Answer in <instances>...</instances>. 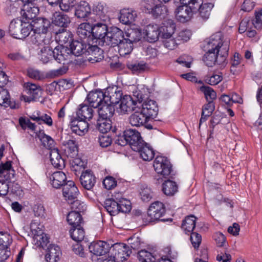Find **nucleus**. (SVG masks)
Segmentation results:
<instances>
[{"label": "nucleus", "mask_w": 262, "mask_h": 262, "mask_svg": "<svg viewBox=\"0 0 262 262\" xmlns=\"http://www.w3.org/2000/svg\"><path fill=\"white\" fill-rule=\"evenodd\" d=\"M34 31L46 34L50 26V21L45 18H37L32 21Z\"/></svg>", "instance_id": "obj_34"}, {"label": "nucleus", "mask_w": 262, "mask_h": 262, "mask_svg": "<svg viewBox=\"0 0 262 262\" xmlns=\"http://www.w3.org/2000/svg\"><path fill=\"white\" fill-rule=\"evenodd\" d=\"M251 24L257 29L262 28V9L255 13V18L252 20Z\"/></svg>", "instance_id": "obj_63"}, {"label": "nucleus", "mask_w": 262, "mask_h": 262, "mask_svg": "<svg viewBox=\"0 0 262 262\" xmlns=\"http://www.w3.org/2000/svg\"><path fill=\"white\" fill-rule=\"evenodd\" d=\"M141 198L144 202L149 201L152 197V192L150 188L145 187L143 188L140 192Z\"/></svg>", "instance_id": "obj_61"}, {"label": "nucleus", "mask_w": 262, "mask_h": 262, "mask_svg": "<svg viewBox=\"0 0 262 262\" xmlns=\"http://www.w3.org/2000/svg\"><path fill=\"white\" fill-rule=\"evenodd\" d=\"M146 35L149 42H155L161 35L160 30L157 25H148L146 27Z\"/></svg>", "instance_id": "obj_38"}, {"label": "nucleus", "mask_w": 262, "mask_h": 262, "mask_svg": "<svg viewBox=\"0 0 262 262\" xmlns=\"http://www.w3.org/2000/svg\"><path fill=\"white\" fill-rule=\"evenodd\" d=\"M61 254L59 246L50 244L47 248L46 260L47 262H57L59 259Z\"/></svg>", "instance_id": "obj_32"}, {"label": "nucleus", "mask_w": 262, "mask_h": 262, "mask_svg": "<svg viewBox=\"0 0 262 262\" xmlns=\"http://www.w3.org/2000/svg\"><path fill=\"white\" fill-rule=\"evenodd\" d=\"M70 49L74 55L80 56L82 54L96 55L97 53L100 51V49L97 45H92L88 40H73L71 42Z\"/></svg>", "instance_id": "obj_4"}, {"label": "nucleus", "mask_w": 262, "mask_h": 262, "mask_svg": "<svg viewBox=\"0 0 262 262\" xmlns=\"http://www.w3.org/2000/svg\"><path fill=\"white\" fill-rule=\"evenodd\" d=\"M226 44H227L229 50V42L228 41H223L221 32H217L210 37L207 42L206 47L208 50L217 52V50L221 49L223 46Z\"/></svg>", "instance_id": "obj_12"}, {"label": "nucleus", "mask_w": 262, "mask_h": 262, "mask_svg": "<svg viewBox=\"0 0 262 262\" xmlns=\"http://www.w3.org/2000/svg\"><path fill=\"white\" fill-rule=\"evenodd\" d=\"M25 92L29 96L25 98V101L29 102L34 100L39 97L41 93V89L40 86L30 82H27L24 84Z\"/></svg>", "instance_id": "obj_23"}, {"label": "nucleus", "mask_w": 262, "mask_h": 262, "mask_svg": "<svg viewBox=\"0 0 262 262\" xmlns=\"http://www.w3.org/2000/svg\"><path fill=\"white\" fill-rule=\"evenodd\" d=\"M79 180L82 186L89 190L94 187L96 182V178L93 172L90 169L83 171Z\"/></svg>", "instance_id": "obj_18"}, {"label": "nucleus", "mask_w": 262, "mask_h": 262, "mask_svg": "<svg viewBox=\"0 0 262 262\" xmlns=\"http://www.w3.org/2000/svg\"><path fill=\"white\" fill-rule=\"evenodd\" d=\"M77 34L80 39L90 42L92 40V25L90 23H81L77 28Z\"/></svg>", "instance_id": "obj_25"}, {"label": "nucleus", "mask_w": 262, "mask_h": 262, "mask_svg": "<svg viewBox=\"0 0 262 262\" xmlns=\"http://www.w3.org/2000/svg\"><path fill=\"white\" fill-rule=\"evenodd\" d=\"M68 203L71 205L72 211L75 212L76 213L80 214V213L83 212L86 209V205L83 202L77 199L69 202Z\"/></svg>", "instance_id": "obj_55"}, {"label": "nucleus", "mask_w": 262, "mask_h": 262, "mask_svg": "<svg viewBox=\"0 0 262 262\" xmlns=\"http://www.w3.org/2000/svg\"><path fill=\"white\" fill-rule=\"evenodd\" d=\"M134 73H140L147 68V64L143 61L131 63L127 66Z\"/></svg>", "instance_id": "obj_56"}, {"label": "nucleus", "mask_w": 262, "mask_h": 262, "mask_svg": "<svg viewBox=\"0 0 262 262\" xmlns=\"http://www.w3.org/2000/svg\"><path fill=\"white\" fill-rule=\"evenodd\" d=\"M62 145L65 154L68 157L75 158L78 155V147L76 141L72 137H69V139H63L61 138Z\"/></svg>", "instance_id": "obj_17"}, {"label": "nucleus", "mask_w": 262, "mask_h": 262, "mask_svg": "<svg viewBox=\"0 0 262 262\" xmlns=\"http://www.w3.org/2000/svg\"><path fill=\"white\" fill-rule=\"evenodd\" d=\"M178 185L175 182L167 180L162 185L163 193L169 196L174 195L178 191Z\"/></svg>", "instance_id": "obj_44"}, {"label": "nucleus", "mask_w": 262, "mask_h": 262, "mask_svg": "<svg viewBox=\"0 0 262 262\" xmlns=\"http://www.w3.org/2000/svg\"><path fill=\"white\" fill-rule=\"evenodd\" d=\"M213 6L214 5L212 3H203V1L202 0V3H200L198 7V11H199L200 17L204 20H206L209 17L211 11Z\"/></svg>", "instance_id": "obj_41"}, {"label": "nucleus", "mask_w": 262, "mask_h": 262, "mask_svg": "<svg viewBox=\"0 0 262 262\" xmlns=\"http://www.w3.org/2000/svg\"><path fill=\"white\" fill-rule=\"evenodd\" d=\"M34 31L32 23H23L21 27L20 32L19 39H22L26 38L29 35H31Z\"/></svg>", "instance_id": "obj_50"}, {"label": "nucleus", "mask_w": 262, "mask_h": 262, "mask_svg": "<svg viewBox=\"0 0 262 262\" xmlns=\"http://www.w3.org/2000/svg\"><path fill=\"white\" fill-rule=\"evenodd\" d=\"M94 114V108L86 103L80 104L77 111V116L79 118L86 120L92 119Z\"/></svg>", "instance_id": "obj_27"}, {"label": "nucleus", "mask_w": 262, "mask_h": 262, "mask_svg": "<svg viewBox=\"0 0 262 262\" xmlns=\"http://www.w3.org/2000/svg\"><path fill=\"white\" fill-rule=\"evenodd\" d=\"M129 122L132 126H140L146 123L148 120L142 113L141 110H135L129 117Z\"/></svg>", "instance_id": "obj_31"}, {"label": "nucleus", "mask_w": 262, "mask_h": 262, "mask_svg": "<svg viewBox=\"0 0 262 262\" xmlns=\"http://www.w3.org/2000/svg\"><path fill=\"white\" fill-rule=\"evenodd\" d=\"M88 103L94 109L105 103V93L102 91H92L89 93L86 99Z\"/></svg>", "instance_id": "obj_14"}, {"label": "nucleus", "mask_w": 262, "mask_h": 262, "mask_svg": "<svg viewBox=\"0 0 262 262\" xmlns=\"http://www.w3.org/2000/svg\"><path fill=\"white\" fill-rule=\"evenodd\" d=\"M137 257L140 262H156V258L146 250L139 251Z\"/></svg>", "instance_id": "obj_52"}, {"label": "nucleus", "mask_w": 262, "mask_h": 262, "mask_svg": "<svg viewBox=\"0 0 262 262\" xmlns=\"http://www.w3.org/2000/svg\"><path fill=\"white\" fill-rule=\"evenodd\" d=\"M23 16L27 20H34L39 13V8L37 4H24Z\"/></svg>", "instance_id": "obj_26"}, {"label": "nucleus", "mask_w": 262, "mask_h": 262, "mask_svg": "<svg viewBox=\"0 0 262 262\" xmlns=\"http://www.w3.org/2000/svg\"><path fill=\"white\" fill-rule=\"evenodd\" d=\"M22 22L19 19H13L10 22L9 33L15 38L18 39V37H19Z\"/></svg>", "instance_id": "obj_42"}, {"label": "nucleus", "mask_w": 262, "mask_h": 262, "mask_svg": "<svg viewBox=\"0 0 262 262\" xmlns=\"http://www.w3.org/2000/svg\"><path fill=\"white\" fill-rule=\"evenodd\" d=\"M117 46L118 52L121 56L130 54L133 49V43L127 40H122Z\"/></svg>", "instance_id": "obj_47"}, {"label": "nucleus", "mask_w": 262, "mask_h": 262, "mask_svg": "<svg viewBox=\"0 0 262 262\" xmlns=\"http://www.w3.org/2000/svg\"><path fill=\"white\" fill-rule=\"evenodd\" d=\"M196 217L193 215L187 216L183 221L181 228L186 234H190L195 226Z\"/></svg>", "instance_id": "obj_40"}, {"label": "nucleus", "mask_w": 262, "mask_h": 262, "mask_svg": "<svg viewBox=\"0 0 262 262\" xmlns=\"http://www.w3.org/2000/svg\"><path fill=\"white\" fill-rule=\"evenodd\" d=\"M116 199L117 200L119 212L128 213L130 212L132 206L129 200L122 198L121 193L120 195H117Z\"/></svg>", "instance_id": "obj_45"}, {"label": "nucleus", "mask_w": 262, "mask_h": 262, "mask_svg": "<svg viewBox=\"0 0 262 262\" xmlns=\"http://www.w3.org/2000/svg\"><path fill=\"white\" fill-rule=\"evenodd\" d=\"M154 167L158 174L164 178L169 176L171 173L172 165L169 160L165 157L158 156L154 162Z\"/></svg>", "instance_id": "obj_6"}, {"label": "nucleus", "mask_w": 262, "mask_h": 262, "mask_svg": "<svg viewBox=\"0 0 262 262\" xmlns=\"http://www.w3.org/2000/svg\"><path fill=\"white\" fill-rule=\"evenodd\" d=\"M198 8L183 5L179 6L175 11L176 16L178 20L185 23L189 20L193 14L198 12Z\"/></svg>", "instance_id": "obj_8"}, {"label": "nucleus", "mask_w": 262, "mask_h": 262, "mask_svg": "<svg viewBox=\"0 0 262 262\" xmlns=\"http://www.w3.org/2000/svg\"><path fill=\"white\" fill-rule=\"evenodd\" d=\"M56 35L59 42L62 44L70 43L72 40V34L65 29H60Z\"/></svg>", "instance_id": "obj_51"}, {"label": "nucleus", "mask_w": 262, "mask_h": 262, "mask_svg": "<svg viewBox=\"0 0 262 262\" xmlns=\"http://www.w3.org/2000/svg\"><path fill=\"white\" fill-rule=\"evenodd\" d=\"M137 102L129 95H125L119 102L117 110L120 113L125 114L132 111H135Z\"/></svg>", "instance_id": "obj_21"}, {"label": "nucleus", "mask_w": 262, "mask_h": 262, "mask_svg": "<svg viewBox=\"0 0 262 262\" xmlns=\"http://www.w3.org/2000/svg\"><path fill=\"white\" fill-rule=\"evenodd\" d=\"M125 138L128 142L133 150L138 149L139 145L144 141L141 136L140 133L137 130L134 129H127L124 132Z\"/></svg>", "instance_id": "obj_15"}, {"label": "nucleus", "mask_w": 262, "mask_h": 262, "mask_svg": "<svg viewBox=\"0 0 262 262\" xmlns=\"http://www.w3.org/2000/svg\"><path fill=\"white\" fill-rule=\"evenodd\" d=\"M105 93V103H108L113 106L119 103L122 99V92L116 87L107 88Z\"/></svg>", "instance_id": "obj_19"}, {"label": "nucleus", "mask_w": 262, "mask_h": 262, "mask_svg": "<svg viewBox=\"0 0 262 262\" xmlns=\"http://www.w3.org/2000/svg\"><path fill=\"white\" fill-rule=\"evenodd\" d=\"M0 105L14 108L11 103L10 96L7 90L0 86Z\"/></svg>", "instance_id": "obj_48"}, {"label": "nucleus", "mask_w": 262, "mask_h": 262, "mask_svg": "<svg viewBox=\"0 0 262 262\" xmlns=\"http://www.w3.org/2000/svg\"><path fill=\"white\" fill-rule=\"evenodd\" d=\"M112 249L116 251L114 256H112L116 260L123 261L129 256L132 253V250L129 247L124 243H116L112 245Z\"/></svg>", "instance_id": "obj_13"}, {"label": "nucleus", "mask_w": 262, "mask_h": 262, "mask_svg": "<svg viewBox=\"0 0 262 262\" xmlns=\"http://www.w3.org/2000/svg\"><path fill=\"white\" fill-rule=\"evenodd\" d=\"M137 17L135 11H130L129 10H122L120 11L119 20L123 24H130L133 23Z\"/></svg>", "instance_id": "obj_39"}, {"label": "nucleus", "mask_w": 262, "mask_h": 262, "mask_svg": "<svg viewBox=\"0 0 262 262\" xmlns=\"http://www.w3.org/2000/svg\"><path fill=\"white\" fill-rule=\"evenodd\" d=\"M169 26H163L160 28V33L162 38H167L172 37L173 33H174L175 26L172 20H169Z\"/></svg>", "instance_id": "obj_53"}, {"label": "nucleus", "mask_w": 262, "mask_h": 262, "mask_svg": "<svg viewBox=\"0 0 262 262\" xmlns=\"http://www.w3.org/2000/svg\"><path fill=\"white\" fill-rule=\"evenodd\" d=\"M69 232L71 238L77 243L81 242L85 236V232L81 226L72 228Z\"/></svg>", "instance_id": "obj_46"}, {"label": "nucleus", "mask_w": 262, "mask_h": 262, "mask_svg": "<svg viewBox=\"0 0 262 262\" xmlns=\"http://www.w3.org/2000/svg\"><path fill=\"white\" fill-rule=\"evenodd\" d=\"M67 220L68 223L71 225L72 228L79 227L83 223L81 215L79 213L73 211L69 213L67 217Z\"/></svg>", "instance_id": "obj_43"}, {"label": "nucleus", "mask_w": 262, "mask_h": 262, "mask_svg": "<svg viewBox=\"0 0 262 262\" xmlns=\"http://www.w3.org/2000/svg\"><path fill=\"white\" fill-rule=\"evenodd\" d=\"M62 192L63 196L69 202L77 199L79 191L74 182L72 181H69L63 185Z\"/></svg>", "instance_id": "obj_22"}, {"label": "nucleus", "mask_w": 262, "mask_h": 262, "mask_svg": "<svg viewBox=\"0 0 262 262\" xmlns=\"http://www.w3.org/2000/svg\"><path fill=\"white\" fill-rule=\"evenodd\" d=\"M45 37L46 34L34 31L30 37V42L34 46L33 48H40L46 44Z\"/></svg>", "instance_id": "obj_35"}, {"label": "nucleus", "mask_w": 262, "mask_h": 262, "mask_svg": "<svg viewBox=\"0 0 262 262\" xmlns=\"http://www.w3.org/2000/svg\"><path fill=\"white\" fill-rule=\"evenodd\" d=\"M40 49L38 53V58L44 63L48 62L53 58L60 63L66 59L63 53L65 50L62 49L61 47L57 46L53 50L49 46H43Z\"/></svg>", "instance_id": "obj_3"}, {"label": "nucleus", "mask_w": 262, "mask_h": 262, "mask_svg": "<svg viewBox=\"0 0 262 262\" xmlns=\"http://www.w3.org/2000/svg\"><path fill=\"white\" fill-rule=\"evenodd\" d=\"M228 55V48L227 44L224 45L221 49L214 51L208 50L203 57V61L208 67H212L215 63L219 65L223 64Z\"/></svg>", "instance_id": "obj_5"}, {"label": "nucleus", "mask_w": 262, "mask_h": 262, "mask_svg": "<svg viewBox=\"0 0 262 262\" xmlns=\"http://www.w3.org/2000/svg\"><path fill=\"white\" fill-rule=\"evenodd\" d=\"M52 186L56 189L60 188L64 185L67 180L66 174L61 171H57L53 172L49 176Z\"/></svg>", "instance_id": "obj_30"}, {"label": "nucleus", "mask_w": 262, "mask_h": 262, "mask_svg": "<svg viewBox=\"0 0 262 262\" xmlns=\"http://www.w3.org/2000/svg\"><path fill=\"white\" fill-rule=\"evenodd\" d=\"M91 9L88 3L85 1L81 2L77 6L75 10V15L81 18H84L90 14Z\"/></svg>", "instance_id": "obj_36"}, {"label": "nucleus", "mask_w": 262, "mask_h": 262, "mask_svg": "<svg viewBox=\"0 0 262 262\" xmlns=\"http://www.w3.org/2000/svg\"><path fill=\"white\" fill-rule=\"evenodd\" d=\"M70 17L61 12H55L52 16V22L55 26L60 27L62 29L67 28L70 23Z\"/></svg>", "instance_id": "obj_24"}, {"label": "nucleus", "mask_w": 262, "mask_h": 262, "mask_svg": "<svg viewBox=\"0 0 262 262\" xmlns=\"http://www.w3.org/2000/svg\"><path fill=\"white\" fill-rule=\"evenodd\" d=\"M70 126L73 133L81 136L88 131L89 124L86 120L80 119L77 116L71 120Z\"/></svg>", "instance_id": "obj_20"}, {"label": "nucleus", "mask_w": 262, "mask_h": 262, "mask_svg": "<svg viewBox=\"0 0 262 262\" xmlns=\"http://www.w3.org/2000/svg\"><path fill=\"white\" fill-rule=\"evenodd\" d=\"M143 12L150 14L155 6V0H143L141 2Z\"/></svg>", "instance_id": "obj_60"}, {"label": "nucleus", "mask_w": 262, "mask_h": 262, "mask_svg": "<svg viewBox=\"0 0 262 262\" xmlns=\"http://www.w3.org/2000/svg\"><path fill=\"white\" fill-rule=\"evenodd\" d=\"M124 34L122 30L116 27H111L107 32L105 45L114 47L124 40Z\"/></svg>", "instance_id": "obj_10"}, {"label": "nucleus", "mask_w": 262, "mask_h": 262, "mask_svg": "<svg viewBox=\"0 0 262 262\" xmlns=\"http://www.w3.org/2000/svg\"><path fill=\"white\" fill-rule=\"evenodd\" d=\"M97 108L99 119H110L113 116L115 112L114 106L108 103H103Z\"/></svg>", "instance_id": "obj_33"}, {"label": "nucleus", "mask_w": 262, "mask_h": 262, "mask_svg": "<svg viewBox=\"0 0 262 262\" xmlns=\"http://www.w3.org/2000/svg\"><path fill=\"white\" fill-rule=\"evenodd\" d=\"M112 127V122L110 119H98L97 128L103 134H106L111 130Z\"/></svg>", "instance_id": "obj_49"}, {"label": "nucleus", "mask_w": 262, "mask_h": 262, "mask_svg": "<svg viewBox=\"0 0 262 262\" xmlns=\"http://www.w3.org/2000/svg\"><path fill=\"white\" fill-rule=\"evenodd\" d=\"M89 248L90 252L97 256H101L108 252L112 249V245H110L108 243L102 241H94L91 243Z\"/></svg>", "instance_id": "obj_16"}, {"label": "nucleus", "mask_w": 262, "mask_h": 262, "mask_svg": "<svg viewBox=\"0 0 262 262\" xmlns=\"http://www.w3.org/2000/svg\"><path fill=\"white\" fill-rule=\"evenodd\" d=\"M141 35V32L138 29L128 28L125 31L124 39L132 43L136 42L140 40Z\"/></svg>", "instance_id": "obj_37"}, {"label": "nucleus", "mask_w": 262, "mask_h": 262, "mask_svg": "<svg viewBox=\"0 0 262 262\" xmlns=\"http://www.w3.org/2000/svg\"><path fill=\"white\" fill-rule=\"evenodd\" d=\"M75 1V0H60V8L62 11H68L74 6Z\"/></svg>", "instance_id": "obj_64"}, {"label": "nucleus", "mask_w": 262, "mask_h": 262, "mask_svg": "<svg viewBox=\"0 0 262 262\" xmlns=\"http://www.w3.org/2000/svg\"><path fill=\"white\" fill-rule=\"evenodd\" d=\"M141 106V108L137 105V107H139L138 110H141L148 120L156 118L158 115L159 108L155 101L152 100L145 101Z\"/></svg>", "instance_id": "obj_11"}, {"label": "nucleus", "mask_w": 262, "mask_h": 262, "mask_svg": "<svg viewBox=\"0 0 262 262\" xmlns=\"http://www.w3.org/2000/svg\"><path fill=\"white\" fill-rule=\"evenodd\" d=\"M117 195H120V193H117L112 195L111 198L106 199L104 202V207L112 216L119 213L117 200L116 199Z\"/></svg>", "instance_id": "obj_28"}, {"label": "nucleus", "mask_w": 262, "mask_h": 262, "mask_svg": "<svg viewBox=\"0 0 262 262\" xmlns=\"http://www.w3.org/2000/svg\"><path fill=\"white\" fill-rule=\"evenodd\" d=\"M165 213V208L163 203L156 201L149 206L147 214L149 217V222L155 221H165V219H160Z\"/></svg>", "instance_id": "obj_7"}, {"label": "nucleus", "mask_w": 262, "mask_h": 262, "mask_svg": "<svg viewBox=\"0 0 262 262\" xmlns=\"http://www.w3.org/2000/svg\"><path fill=\"white\" fill-rule=\"evenodd\" d=\"M138 148V149H134V151H138L141 158L144 161H149L151 160L154 156L155 152L152 148L146 143L143 141Z\"/></svg>", "instance_id": "obj_29"}, {"label": "nucleus", "mask_w": 262, "mask_h": 262, "mask_svg": "<svg viewBox=\"0 0 262 262\" xmlns=\"http://www.w3.org/2000/svg\"><path fill=\"white\" fill-rule=\"evenodd\" d=\"M19 124L21 128L24 130H25L26 128H28L31 130L34 131L36 128L35 123L31 122L30 119L25 117H21L19 118Z\"/></svg>", "instance_id": "obj_58"}, {"label": "nucleus", "mask_w": 262, "mask_h": 262, "mask_svg": "<svg viewBox=\"0 0 262 262\" xmlns=\"http://www.w3.org/2000/svg\"><path fill=\"white\" fill-rule=\"evenodd\" d=\"M93 11L97 15L99 16L100 19H104L105 13L107 12L106 5L99 3L95 6Z\"/></svg>", "instance_id": "obj_59"}, {"label": "nucleus", "mask_w": 262, "mask_h": 262, "mask_svg": "<svg viewBox=\"0 0 262 262\" xmlns=\"http://www.w3.org/2000/svg\"><path fill=\"white\" fill-rule=\"evenodd\" d=\"M200 90L205 95L207 101H212L216 97L215 92L210 87L208 86H202Z\"/></svg>", "instance_id": "obj_57"}, {"label": "nucleus", "mask_w": 262, "mask_h": 262, "mask_svg": "<svg viewBox=\"0 0 262 262\" xmlns=\"http://www.w3.org/2000/svg\"><path fill=\"white\" fill-rule=\"evenodd\" d=\"M168 10L166 6L161 4L155 5L151 14L155 17L162 16L163 18L167 15Z\"/></svg>", "instance_id": "obj_54"}, {"label": "nucleus", "mask_w": 262, "mask_h": 262, "mask_svg": "<svg viewBox=\"0 0 262 262\" xmlns=\"http://www.w3.org/2000/svg\"><path fill=\"white\" fill-rule=\"evenodd\" d=\"M109 29L103 23H97L92 26V40L96 39L99 45L104 46Z\"/></svg>", "instance_id": "obj_9"}, {"label": "nucleus", "mask_w": 262, "mask_h": 262, "mask_svg": "<svg viewBox=\"0 0 262 262\" xmlns=\"http://www.w3.org/2000/svg\"><path fill=\"white\" fill-rule=\"evenodd\" d=\"M103 185L105 189L110 190L116 186L117 181L113 177L107 176L104 179Z\"/></svg>", "instance_id": "obj_62"}, {"label": "nucleus", "mask_w": 262, "mask_h": 262, "mask_svg": "<svg viewBox=\"0 0 262 262\" xmlns=\"http://www.w3.org/2000/svg\"><path fill=\"white\" fill-rule=\"evenodd\" d=\"M15 171L12 168V162L8 161L0 165V195H6L10 188L9 183L14 178Z\"/></svg>", "instance_id": "obj_2"}, {"label": "nucleus", "mask_w": 262, "mask_h": 262, "mask_svg": "<svg viewBox=\"0 0 262 262\" xmlns=\"http://www.w3.org/2000/svg\"><path fill=\"white\" fill-rule=\"evenodd\" d=\"M37 136L43 146L50 150V158L53 166L59 169L64 168L65 160L59 153V149L54 147V140L50 136L46 135L43 130H40Z\"/></svg>", "instance_id": "obj_1"}]
</instances>
